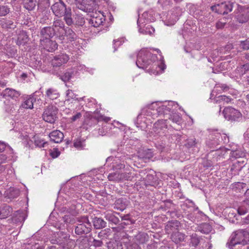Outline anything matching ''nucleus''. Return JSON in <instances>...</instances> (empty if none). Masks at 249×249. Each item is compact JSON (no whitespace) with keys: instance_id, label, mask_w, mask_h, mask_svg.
Instances as JSON below:
<instances>
[{"instance_id":"61","label":"nucleus","mask_w":249,"mask_h":249,"mask_svg":"<svg viewBox=\"0 0 249 249\" xmlns=\"http://www.w3.org/2000/svg\"><path fill=\"white\" fill-rule=\"evenodd\" d=\"M240 46L244 50H249V40L246 39L244 41H241L240 42Z\"/></svg>"},{"instance_id":"49","label":"nucleus","mask_w":249,"mask_h":249,"mask_svg":"<svg viewBox=\"0 0 249 249\" xmlns=\"http://www.w3.org/2000/svg\"><path fill=\"white\" fill-rule=\"evenodd\" d=\"M200 239L196 233H194L191 236L190 243L193 246L196 247L199 244Z\"/></svg>"},{"instance_id":"42","label":"nucleus","mask_w":249,"mask_h":249,"mask_svg":"<svg viewBox=\"0 0 249 249\" xmlns=\"http://www.w3.org/2000/svg\"><path fill=\"white\" fill-rule=\"evenodd\" d=\"M168 119L171 121L173 123L177 124H179L181 121V118L178 113L172 112L171 114L170 113L168 116L166 117Z\"/></svg>"},{"instance_id":"50","label":"nucleus","mask_w":249,"mask_h":249,"mask_svg":"<svg viewBox=\"0 0 249 249\" xmlns=\"http://www.w3.org/2000/svg\"><path fill=\"white\" fill-rule=\"evenodd\" d=\"M110 230L109 229L102 230L98 233V236L99 238H101V240L105 238H107L110 235Z\"/></svg>"},{"instance_id":"44","label":"nucleus","mask_w":249,"mask_h":249,"mask_svg":"<svg viewBox=\"0 0 249 249\" xmlns=\"http://www.w3.org/2000/svg\"><path fill=\"white\" fill-rule=\"evenodd\" d=\"M74 72L75 71L72 69H68L63 74L60 76V78L65 82H68L74 75Z\"/></svg>"},{"instance_id":"28","label":"nucleus","mask_w":249,"mask_h":249,"mask_svg":"<svg viewBox=\"0 0 249 249\" xmlns=\"http://www.w3.org/2000/svg\"><path fill=\"white\" fill-rule=\"evenodd\" d=\"M12 212V208L7 205L0 207V218L4 219L9 216Z\"/></svg>"},{"instance_id":"22","label":"nucleus","mask_w":249,"mask_h":249,"mask_svg":"<svg viewBox=\"0 0 249 249\" xmlns=\"http://www.w3.org/2000/svg\"><path fill=\"white\" fill-rule=\"evenodd\" d=\"M66 4L64 2H55L51 6V10L55 16H60L61 13L64 11Z\"/></svg>"},{"instance_id":"9","label":"nucleus","mask_w":249,"mask_h":249,"mask_svg":"<svg viewBox=\"0 0 249 249\" xmlns=\"http://www.w3.org/2000/svg\"><path fill=\"white\" fill-rule=\"evenodd\" d=\"M69 59V56L67 54L60 53L53 57L51 61V64L53 68L59 67L66 64Z\"/></svg>"},{"instance_id":"54","label":"nucleus","mask_w":249,"mask_h":249,"mask_svg":"<svg viewBox=\"0 0 249 249\" xmlns=\"http://www.w3.org/2000/svg\"><path fill=\"white\" fill-rule=\"evenodd\" d=\"M239 71H240V74L243 75L246 72L249 71V63H247L244 65H242L240 67L238 68Z\"/></svg>"},{"instance_id":"7","label":"nucleus","mask_w":249,"mask_h":249,"mask_svg":"<svg viewBox=\"0 0 249 249\" xmlns=\"http://www.w3.org/2000/svg\"><path fill=\"white\" fill-rule=\"evenodd\" d=\"M226 150L224 147H220L216 149L211 150L210 152L207 155L208 158H212L213 161H219L222 160L226 153Z\"/></svg>"},{"instance_id":"5","label":"nucleus","mask_w":249,"mask_h":249,"mask_svg":"<svg viewBox=\"0 0 249 249\" xmlns=\"http://www.w3.org/2000/svg\"><path fill=\"white\" fill-rule=\"evenodd\" d=\"M222 113L226 119L231 122L238 121L242 116L241 113L238 110L231 107H225Z\"/></svg>"},{"instance_id":"51","label":"nucleus","mask_w":249,"mask_h":249,"mask_svg":"<svg viewBox=\"0 0 249 249\" xmlns=\"http://www.w3.org/2000/svg\"><path fill=\"white\" fill-rule=\"evenodd\" d=\"M10 11V8L8 6L0 5V17L6 16Z\"/></svg>"},{"instance_id":"62","label":"nucleus","mask_w":249,"mask_h":249,"mask_svg":"<svg viewBox=\"0 0 249 249\" xmlns=\"http://www.w3.org/2000/svg\"><path fill=\"white\" fill-rule=\"evenodd\" d=\"M123 174L124 175V177H123V180H132V179L134 178L133 176L134 174H132V173L124 172L123 173Z\"/></svg>"},{"instance_id":"26","label":"nucleus","mask_w":249,"mask_h":249,"mask_svg":"<svg viewBox=\"0 0 249 249\" xmlns=\"http://www.w3.org/2000/svg\"><path fill=\"white\" fill-rule=\"evenodd\" d=\"M185 234L179 232L178 231L176 232H173L171 236V239L173 242L176 244H178L180 242L184 241L185 238Z\"/></svg>"},{"instance_id":"17","label":"nucleus","mask_w":249,"mask_h":249,"mask_svg":"<svg viewBox=\"0 0 249 249\" xmlns=\"http://www.w3.org/2000/svg\"><path fill=\"white\" fill-rule=\"evenodd\" d=\"M234 2L231 1H225L219 3L220 14L225 15L231 12Z\"/></svg>"},{"instance_id":"38","label":"nucleus","mask_w":249,"mask_h":249,"mask_svg":"<svg viewBox=\"0 0 249 249\" xmlns=\"http://www.w3.org/2000/svg\"><path fill=\"white\" fill-rule=\"evenodd\" d=\"M123 177H124L123 173L115 172L109 174L108 176V178L110 181H120L123 180Z\"/></svg>"},{"instance_id":"47","label":"nucleus","mask_w":249,"mask_h":249,"mask_svg":"<svg viewBox=\"0 0 249 249\" xmlns=\"http://www.w3.org/2000/svg\"><path fill=\"white\" fill-rule=\"evenodd\" d=\"M17 108V107L16 106V105L11 103H8V104H5L4 107L5 111L10 114L14 113Z\"/></svg>"},{"instance_id":"13","label":"nucleus","mask_w":249,"mask_h":249,"mask_svg":"<svg viewBox=\"0 0 249 249\" xmlns=\"http://www.w3.org/2000/svg\"><path fill=\"white\" fill-rule=\"evenodd\" d=\"M236 18L240 23L247 22L249 19V9L238 6V13L236 15Z\"/></svg>"},{"instance_id":"32","label":"nucleus","mask_w":249,"mask_h":249,"mask_svg":"<svg viewBox=\"0 0 249 249\" xmlns=\"http://www.w3.org/2000/svg\"><path fill=\"white\" fill-rule=\"evenodd\" d=\"M134 238L137 244H143L148 240V235L146 233L139 232L135 235Z\"/></svg>"},{"instance_id":"2","label":"nucleus","mask_w":249,"mask_h":249,"mask_svg":"<svg viewBox=\"0 0 249 249\" xmlns=\"http://www.w3.org/2000/svg\"><path fill=\"white\" fill-rule=\"evenodd\" d=\"M78 223L75 227V233L78 235L87 234L92 230V225L87 216L76 218Z\"/></svg>"},{"instance_id":"27","label":"nucleus","mask_w":249,"mask_h":249,"mask_svg":"<svg viewBox=\"0 0 249 249\" xmlns=\"http://www.w3.org/2000/svg\"><path fill=\"white\" fill-rule=\"evenodd\" d=\"M243 234L242 231H238L234 232L231 235L230 241L227 243L229 247L231 249L232 247L234 246L235 245L240 244V242L237 240L236 238L238 236L242 235Z\"/></svg>"},{"instance_id":"4","label":"nucleus","mask_w":249,"mask_h":249,"mask_svg":"<svg viewBox=\"0 0 249 249\" xmlns=\"http://www.w3.org/2000/svg\"><path fill=\"white\" fill-rule=\"evenodd\" d=\"M58 110V108L55 106L52 105L48 106L42 114L43 119L48 123H54L57 118Z\"/></svg>"},{"instance_id":"36","label":"nucleus","mask_w":249,"mask_h":249,"mask_svg":"<svg viewBox=\"0 0 249 249\" xmlns=\"http://www.w3.org/2000/svg\"><path fill=\"white\" fill-rule=\"evenodd\" d=\"M105 218L110 224L117 225L120 222L119 219L115 215L111 212H108L105 214Z\"/></svg>"},{"instance_id":"6","label":"nucleus","mask_w":249,"mask_h":249,"mask_svg":"<svg viewBox=\"0 0 249 249\" xmlns=\"http://www.w3.org/2000/svg\"><path fill=\"white\" fill-rule=\"evenodd\" d=\"M76 5L79 9L85 12H93L96 8L95 0H78Z\"/></svg>"},{"instance_id":"39","label":"nucleus","mask_w":249,"mask_h":249,"mask_svg":"<svg viewBox=\"0 0 249 249\" xmlns=\"http://www.w3.org/2000/svg\"><path fill=\"white\" fill-rule=\"evenodd\" d=\"M46 96L51 100H54L59 97V93L57 90L53 88H49L46 92Z\"/></svg>"},{"instance_id":"29","label":"nucleus","mask_w":249,"mask_h":249,"mask_svg":"<svg viewBox=\"0 0 249 249\" xmlns=\"http://www.w3.org/2000/svg\"><path fill=\"white\" fill-rule=\"evenodd\" d=\"M64 31V36L67 37V39L70 42L75 41L77 38V35L75 32L70 27H66L65 28Z\"/></svg>"},{"instance_id":"41","label":"nucleus","mask_w":249,"mask_h":249,"mask_svg":"<svg viewBox=\"0 0 249 249\" xmlns=\"http://www.w3.org/2000/svg\"><path fill=\"white\" fill-rule=\"evenodd\" d=\"M198 143V140H197L195 138H189L186 140L184 146L188 149L194 148L197 146Z\"/></svg>"},{"instance_id":"58","label":"nucleus","mask_w":249,"mask_h":249,"mask_svg":"<svg viewBox=\"0 0 249 249\" xmlns=\"http://www.w3.org/2000/svg\"><path fill=\"white\" fill-rule=\"evenodd\" d=\"M7 157L5 155H0V173L5 170V167L1 164L5 161Z\"/></svg>"},{"instance_id":"57","label":"nucleus","mask_w":249,"mask_h":249,"mask_svg":"<svg viewBox=\"0 0 249 249\" xmlns=\"http://www.w3.org/2000/svg\"><path fill=\"white\" fill-rule=\"evenodd\" d=\"M64 222L66 224H72L74 222V218L71 215H65L63 217Z\"/></svg>"},{"instance_id":"59","label":"nucleus","mask_w":249,"mask_h":249,"mask_svg":"<svg viewBox=\"0 0 249 249\" xmlns=\"http://www.w3.org/2000/svg\"><path fill=\"white\" fill-rule=\"evenodd\" d=\"M227 18H223V20H224V22L223 21H218L215 24V27L217 29H222L225 27V25L227 23L226 21Z\"/></svg>"},{"instance_id":"24","label":"nucleus","mask_w":249,"mask_h":249,"mask_svg":"<svg viewBox=\"0 0 249 249\" xmlns=\"http://www.w3.org/2000/svg\"><path fill=\"white\" fill-rule=\"evenodd\" d=\"M91 17L92 18L89 19V23L94 27H99L105 21V18L103 15L97 17L93 15Z\"/></svg>"},{"instance_id":"53","label":"nucleus","mask_w":249,"mask_h":249,"mask_svg":"<svg viewBox=\"0 0 249 249\" xmlns=\"http://www.w3.org/2000/svg\"><path fill=\"white\" fill-rule=\"evenodd\" d=\"M217 99L216 100V103H221L222 102L229 103L230 102L232 99L229 96H226L224 95H221L217 97Z\"/></svg>"},{"instance_id":"15","label":"nucleus","mask_w":249,"mask_h":249,"mask_svg":"<svg viewBox=\"0 0 249 249\" xmlns=\"http://www.w3.org/2000/svg\"><path fill=\"white\" fill-rule=\"evenodd\" d=\"M180 227V223L178 220H173L169 221L165 226L166 232L169 234L172 232H176L178 231Z\"/></svg>"},{"instance_id":"3","label":"nucleus","mask_w":249,"mask_h":249,"mask_svg":"<svg viewBox=\"0 0 249 249\" xmlns=\"http://www.w3.org/2000/svg\"><path fill=\"white\" fill-rule=\"evenodd\" d=\"M110 120L109 117H106L101 114L98 111L96 110L85 120V124L91 127L97 124L100 121H103L107 123Z\"/></svg>"},{"instance_id":"56","label":"nucleus","mask_w":249,"mask_h":249,"mask_svg":"<svg viewBox=\"0 0 249 249\" xmlns=\"http://www.w3.org/2000/svg\"><path fill=\"white\" fill-rule=\"evenodd\" d=\"M142 158L145 159H150L153 157V154L151 150L147 149L143 152V155H140Z\"/></svg>"},{"instance_id":"48","label":"nucleus","mask_w":249,"mask_h":249,"mask_svg":"<svg viewBox=\"0 0 249 249\" xmlns=\"http://www.w3.org/2000/svg\"><path fill=\"white\" fill-rule=\"evenodd\" d=\"M85 23V18L80 15H77L75 18L74 25L77 26H83Z\"/></svg>"},{"instance_id":"11","label":"nucleus","mask_w":249,"mask_h":249,"mask_svg":"<svg viewBox=\"0 0 249 249\" xmlns=\"http://www.w3.org/2000/svg\"><path fill=\"white\" fill-rule=\"evenodd\" d=\"M140 183V185L142 186V188H144L143 185L146 188L149 186H156L159 184L158 178L156 175L148 174L145 178L142 180Z\"/></svg>"},{"instance_id":"31","label":"nucleus","mask_w":249,"mask_h":249,"mask_svg":"<svg viewBox=\"0 0 249 249\" xmlns=\"http://www.w3.org/2000/svg\"><path fill=\"white\" fill-rule=\"evenodd\" d=\"M212 230V227L208 223H204L198 226L196 231L204 234L209 233Z\"/></svg>"},{"instance_id":"45","label":"nucleus","mask_w":249,"mask_h":249,"mask_svg":"<svg viewBox=\"0 0 249 249\" xmlns=\"http://www.w3.org/2000/svg\"><path fill=\"white\" fill-rule=\"evenodd\" d=\"M114 160L115 162H113V164L112 166L114 170H121L124 168L125 165L124 161H122L116 157H115Z\"/></svg>"},{"instance_id":"14","label":"nucleus","mask_w":249,"mask_h":249,"mask_svg":"<svg viewBox=\"0 0 249 249\" xmlns=\"http://www.w3.org/2000/svg\"><path fill=\"white\" fill-rule=\"evenodd\" d=\"M222 139V137L220 133H217L215 137H211L210 139L207 141V145L211 150L216 149L221 147L219 146L220 140Z\"/></svg>"},{"instance_id":"43","label":"nucleus","mask_w":249,"mask_h":249,"mask_svg":"<svg viewBox=\"0 0 249 249\" xmlns=\"http://www.w3.org/2000/svg\"><path fill=\"white\" fill-rule=\"evenodd\" d=\"M249 211V205L243 201L237 210L238 214L244 215Z\"/></svg>"},{"instance_id":"1","label":"nucleus","mask_w":249,"mask_h":249,"mask_svg":"<svg viewBox=\"0 0 249 249\" xmlns=\"http://www.w3.org/2000/svg\"><path fill=\"white\" fill-rule=\"evenodd\" d=\"M157 56L149 51H141L137 55L136 64L139 68L148 70H153L156 68L159 64L156 62Z\"/></svg>"},{"instance_id":"20","label":"nucleus","mask_w":249,"mask_h":249,"mask_svg":"<svg viewBox=\"0 0 249 249\" xmlns=\"http://www.w3.org/2000/svg\"><path fill=\"white\" fill-rule=\"evenodd\" d=\"M173 102H168V105H162L159 106L157 109V112L158 115H163L165 116H168L172 110Z\"/></svg>"},{"instance_id":"30","label":"nucleus","mask_w":249,"mask_h":249,"mask_svg":"<svg viewBox=\"0 0 249 249\" xmlns=\"http://www.w3.org/2000/svg\"><path fill=\"white\" fill-rule=\"evenodd\" d=\"M92 222L95 229H101L106 227V222L100 217H94Z\"/></svg>"},{"instance_id":"10","label":"nucleus","mask_w":249,"mask_h":249,"mask_svg":"<svg viewBox=\"0 0 249 249\" xmlns=\"http://www.w3.org/2000/svg\"><path fill=\"white\" fill-rule=\"evenodd\" d=\"M69 237L70 236H68L66 233L61 231L57 233L54 236L52 237L50 241L53 244H57L64 247Z\"/></svg>"},{"instance_id":"25","label":"nucleus","mask_w":249,"mask_h":249,"mask_svg":"<svg viewBox=\"0 0 249 249\" xmlns=\"http://www.w3.org/2000/svg\"><path fill=\"white\" fill-rule=\"evenodd\" d=\"M3 97H10L13 99L18 98L20 95V93L13 89L6 88L2 92Z\"/></svg>"},{"instance_id":"33","label":"nucleus","mask_w":249,"mask_h":249,"mask_svg":"<svg viewBox=\"0 0 249 249\" xmlns=\"http://www.w3.org/2000/svg\"><path fill=\"white\" fill-rule=\"evenodd\" d=\"M23 7L28 10L33 11L36 5V0H22Z\"/></svg>"},{"instance_id":"46","label":"nucleus","mask_w":249,"mask_h":249,"mask_svg":"<svg viewBox=\"0 0 249 249\" xmlns=\"http://www.w3.org/2000/svg\"><path fill=\"white\" fill-rule=\"evenodd\" d=\"M107 247L108 249H123L121 242L117 240L110 242Z\"/></svg>"},{"instance_id":"64","label":"nucleus","mask_w":249,"mask_h":249,"mask_svg":"<svg viewBox=\"0 0 249 249\" xmlns=\"http://www.w3.org/2000/svg\"><path fill=\"white\" fill-rule=\"evenodd\" d=\"M107 128L106 125L103 126L98 129V133L100 136H105L107 132Z\"/></svg>"},{"instance_id":"60","label":"nucleus","mask_w":249,"mask_h":249,"mask_svg":"<svg viewBox=\"0 0 249 249\" xmlns=\"http://www.w3.org/2000/svg\"><path fill=\"white\" fill-rule=\"evenodd\" d=\"M173 12L172 14L175 16L176 19H178V17L181 16L182 14V10L180 7H176L173 9Z\"/></svg>"},{"instance_id":"35","label":"nucleus","mask_w":249,"mask_h":249,"mask_svg":"<svg viewBox=\"0 0 249 249\" xmlns=\"http://www.w3.org/2000/svg\"><path fill=\"white\" fill-rule=\"evenodd\" d=\"M76 243L80 249H86L89 246L88 239L85 236L80 237L76 240Z\"/></svg>"},{"instance_id":"40","label":"nucleus","mask_w":249,"mask_h":249,"mask_svg":"<svg viewBox=\"0 0 249 249\" xmlns=\"http://www.w3.org/2000/svg\"><path fill=\"white\" fill-rule=\"evenodd\" d=\"M126 201L123 198L117 199L114 203V208L121 211L124 210L126 207Z\"/></svg>"},{"instance_id":"23","label":"nucleus","mask_w":249,"mask_h":249,"mask_svg":"<svg viewBox=\"0 0 249 249\" xmlns=\"http://www.w3.org/2000/svg\"><path fill=\"white\" fill-rule=\"evenodd\" d=\"M49 137L51 142L55 143H59L64 138V134L59 130H54L51 132Z\"/></svg>"},{"instance_id":"18","label":"nucleus","mask_w":249,"mask_h":249,"mask_svg":"<svg viewBox=\"0 0 249 249\" xmlns=\"http://www.w3.org/2000/svg\"><path fill=\"white\" fill-rule=\"evenodd\" d=\"M167 121V119L158 120L154 123L152 128L153 130L156 134H160L161 132H163L167 128L166 122Z\"/></svg>"},{"instance_id":"37","label":"nucleus","mask_w":249,"mask_h":249,"mask_svg":"<svg viewBox=\"0 0 249 249\" xmlns=\"http://www.w3.org/2000/svg\"><path fill=\"white\" fill-rule=\"evenodd\" d=\"M19 195V190L18 189L10 187L8 190L5 192L6 196L10 198L17 197Z\"/></svg>"},{"instance_id":"19","label":"nucleus","mask_w":249,"mask_h":249,"mask_svg":"<svg viewBox=\"0 0 249 249\" xmlns=\"http://www.w3.org/2000/svg\"><path fill=\"white\" fill-rule=\"evenodd\" d=\"M41 38H51L55 35V30L53 27L47 26L40 30Z\"/></svg>"},{"instance_id":"63","label":"nucleus","mask_w":249,"mask_h":249,"mask_svg":"<svg viewBox=\"0 0 249 249\" xmlns=\"http://www.w3.org/2000/svg\"><path fill=\"white\" fill-rule=\"evenodd\" d=\"M47 143V142H44L42 140L36 139L35 140V144L39 147H44L45 145Z\"/></svg>"},{"instance_id":"34","label":"nucleus","mask_w":249,"mask_h":249,"mask_svg":"<svg viewBox=\"0 0 249 249\" xmlns=\"http://www.w3.org/2000/svg\"><path fill=\"white\" fill-rule=\"evenodd\" d=\"M35 101V98L33 97H30L21 104L20 107L25 109H32L34 107V102Z\"/></svg>"},{"instance_id":"52","label":"nucleus","mask_w":249,"mask_h":249,"mask_svg":"<svg viewBox=\"0 0 249 249\" xmlns=\"http://www.w3.org/2000/svg\"><path fill=\"white\" fill-rule=\"evenodd\" d=\"M148 16L147 12H144L142 17H139L137 20V24L138 26H140L141 24L145 23L148 21V19L146 18Z\"/></svg>"},{"instance_id":"21","label":"nucleus","mask_w":249,"mask_h":249,"mask_svg":"<svg viewBox=\"0 0 249 249\" xmlns=\"http://www.w3.org/2000/svg\"><path fill=\"white\" fill-rule=\"evenodd\" d=\"M0 26L6 30L10 31L16 28V25L12 20L7 18H2L0 20Z\"/></svg>"},{"instance_id":"12","label":"nucleus","mask_w":249,"mask_h":249,"mask_svg":"<svg viewBox=\"0 0 249 249\" xmlns=\"http://www.w3.org/2000/svg\"><path fill=\"white\" fill-rule=\"evenodd\" d=\"M59 17H63V20L68 26H71L74 25V20L72 18V11L70 7L67 5L64 9V11L61 13Z\"/></svg>"},{"instance_id":"8","label":"nucleus","mask_w":249,"mask_h":249,"mask_svg":"<svg viewBox=\"0 0 249 249\" xmlns=\"http://www.w3.org/2000/svg\"><path fill=\"white\" fill-rule=\"evenodd\" d=\"M40 42L41 47L49 52H54L58 47L56 42L51 38H40Z\"/></svg>"},{"instance_id":"16","label":"nucleus","mask_w":249,"mask_h":249,"mask_svg":"<svg viewBox=\"0 0 249 249\" xmlns=\"http://www.w3.org/2000/svg\"><path fill=\"white\" fill-rule=\"evenodd\" d=\"M245 165V161L242 160L241 159L236 160L231 166L230 171L231 172V174L234 176L238 175L239 172L242 170Z\"/></svg>"},{"instance_id":"55","label":"nucleus","mask_w":249,"mask_h":249,"mask_svg":"<svg viewBox=\"0 0 249 249\" xmlns=\"http://www.w3.org/2000/svg\"><path fill=\"white\" fill-rule=\"evenodd\" d=\"M53 26L55 28L59 27L62 29L63 30H64L65 28L67 27L65 26L64 22L61 19H56V20L54 21L53 23Z\"/></svg>"}]
</instances>
